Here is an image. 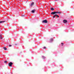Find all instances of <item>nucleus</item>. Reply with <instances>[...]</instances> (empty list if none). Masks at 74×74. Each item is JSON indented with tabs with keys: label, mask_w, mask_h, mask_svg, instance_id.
Masks as SVG:
<instances>
[{
	"label": "nucleus",
	"mask_w": 74,
	"mask_h": 74,
	"mask_svg": "<svg viewBox=\"0 0 74 74\" xmlns=\"http://www.w3.org/2000/svg\"><path fill=\"white\" fill-rule=\"evenodd\" d=\"M57 13H60L59 12H52L51 13V14L52 15H54V14H57Z\"/></svg>",
	"instance_id": "1"
},
{
	"label": "nucleus",
	"mask_w": 74,
	"mask_h": 74,
	"mask_svg": "<svg viewBox=\"0 0 74 74\" xmlns=\"http://www.w3.org/2000/svg\"><path fill=\"white\" fill-rule=\"evenodd\" d=\"M12 64H13V63L12 62H10L8 64V66L9 67H12Z\"/></svg>",
	"instance_id": "2"
},
{
	"label": "nucleus",
	"mask_w": 74,
	"mask_h": 74,
	"mask_svg": "<svg viewBox=\"0 0 74 74\" xmlns=\"http://www.w3.org/2000/svg\"><path fill=\"white\" fill-rule=\"evenodd\" d=\"M47 20L46 19L43 20L42 21V23H47Z\"/></svg>",
	"instance_id": "3"
},
{
	"label": "nucleus",
	"mask_w": 74,
	"mask_h": 74,
	"mask_svg": "<svg viewBox=\"0 0 74 74\" xmlns=\"http://www.w3.org/2000/svg\"><path fill=\"white\" fill-rule=\"evenodd\" d=\"M34 2H33L32 3H31L30 5V7H33V5H34Z\"/></svg>",
	"instance_id": "4"
},
{
	"label": "nucleus",
	"mask_w": 74,
	"mask_h": 74,
	"mask_svg": "<svg viewBox=\"0 0 74 74\" xmlns=\"http://www.w3.org/2000/svg\"><path fill=\"white\" fill-rule=\"evenodd\" d=\"M63 23H67V21L66 20H63Z\"/></svg>",
	"instance_id": "5"
},
{
	"label": "nucleus",
	"mask_w": 74,
	"mask_h": 74,
	"mask_svg": "<svg viewBox=\"0 0 74 74\" xmlns=\"http://www.w3.org/2000/svg\"><path fill=\"white\" fill-rule=\"evenodd\" d=\"M35 11H36V10H35V9H34L32 10L31 12L32 13H34V12H35Z\"/></svg>",
	"instance_id": "6"
},
{
	"label": "nucleus",
	"mask_w": 74,
	"mask_h": 74,
	"mask_svg": "<svg viewBox=\"0 0 74 74\" xmlns=\"http://www.w3.org/2000/svg\"><path fill=\"white\" fill-rule=\"evenodd\" d=\"M50 10H51V11H53L55 10V9L53 8H50Z\"/></svg>",
	"instance_id": "7"
},
{
	"label": "nucleus",
	"mask_w": 74,
	"mask_h": 74,
	"mask_svg": "<svg viewBox=\"0 0 74 74\" xmlns=\"http://www.w3.org/2000/svg\"><path fill=\"white\" fill-rule=\"evenodd\" d=\"M4 22H5V21H0V23H4Z\"/></svg>",
	"instance_id": "8"
},
{
	"label": "nucleus",
	"mask_w": 74,
	"mask_h": 74,
	"mask_svg": "<svg viewBox=\"0 0 74 74\" xmlns=\"http://www.w3.org/2000/svg\"><path fill=\"white\" fill-rule=\"evenodd\" d=\"M3 48L4 50H7V48L5 47H4Z\"/></svg>",
	"instance_id": "9"
},
{
	"label": "nucleus",
	"mask_w": 74,
	"mask_h": 74,
	"mask_svg": "<svg viewBox=\"0 0 74 74\" xmlns=\"http://www.w3.org/2000/svg\"><path fill=\"white\" fill-rule=\"evenodd\" d=\"M2 35L1 34H0V38H1V39H3V38H2Z\"/></svg>",
	"instance_id": "10"
},
{
	"label": "nucleus",
	"mask_w": 74,
	"mask_h": 74,
	"mask_svg": "<svg viewBox=\"0 0 74 74\" xmlns=\"http://www.w3.org/2000/svg\"><path fill=\"white\" fill-rule=\"evenodd\" d=\"M56 16H57V17H58V18H59V16L58 15L56 14L55 15Z\"/></svg>",
	"instance_id": "11"
},
{
	"label": "nucleus",
	"mask_w": 74,
	"mask_h": 74,
	"mask_svg": "<svg viewBox=\"0 0 74 74\" xmlns=\"http://www.w3.org/2000/svg\"><path fill=\"white\" fill-rule=\"evenodd\" d=\"M42 58H43L44 59H45V57L44 56H43L42 57Z\"/></svg>",
	"instance_id": "12"
},
{
	"label": "nucleus",
	"mask_w": 74,
	"mask_h": 74,
	"mask_svg": "<svg viewBox=\"0 0 74 74\" xmlns=\"http://www.w3.org/2000/svg\"><path fill=\"white\" fill-rule=\"evenodd\" d=\"M56 17V15H55V14L54 15V16H53V18H55V17Z\"/></svg>",
	"instance_id": "13"
},
{
	"label": "nucleus",
	"mask_w": 74,
	"mask_h": 74,
	"mask_svg": "<svg viewBox=\"0 0 74 74\" xmlns=\"http://www.w3.org/2000/svg\"><path fill=\"white\" fill-rule=\"evenodd\" d=\"M50 41H51V42H52V41H53V39H50Z\"/></svg>",
	"instance_id": "14"
},
{
	"label": "nucleus",
	"mask_w": 74,
	"mask_h": 74,
	"mask_svg": "<svg viewBox=\"0 0 74 74\" xmlns=\"http://www.w3.org/2000/svg\"><path fill=\"white\" fill-rule=\"evenodd\" d=\"M7 61H4V63H7Z\"/></svg>",
	"instance_id": "15"
},
{
	"label": "nucleus",
	"mask_w": 74,
	"mask_h": 74,
	"mask_svg": "<svg viewBox=\"0 0 74 74\" xmlns=\"http://www.w3.org/2000/svg\"><path fill=\"white\" fill-rule=\"evenodd\" d=\"M60 12L59 13H58V14H61V13H60V11H58V12Z\"/></svg>",
	"instance_id": "16"
},
{
	"label": "nucleus",
	"mask_w": 74,
	"mask_h": 74,
	"mask_svg": "<svg viewBox=\"0 0 74 74\" xmlns=\"http://www.w3.org/2000/svg\"><path fill=\"white\" fill-rule=\"evenodd\" d=\"M61 44L62 45V46H63V45L64 44H63V43H61Z\"/></svg>",
	"instance_id": "17"
},
{
	"label": "nucleus",
	"mask_w": 74,
	"mask_h": 74,
	"mask_svg": "<svg viewBox=\"0 0 74 74\" xmlns=\"http://www.w3.org/2000/svg\"><path fill=\"white\" fill-rule=\"evenodd\" d=\"M9 47H12V45H9Z\"/></svg>",
	"instance_id": "18"
},
{
	"label": "nucleus",
	"mask_w": 74,
	"mask_h": 74,
	"mask_svg": "<svg viewBox=\"0 0 74 74\" xmlns=\"http://www.w3.org/2000/svg\"><path fill=\"white\" fill-rule=\"evenodd\" d=\"M44 49H45V48H46V47H44Z\"/></svg>",
	"instance_id": "19"
},
{
	"label": "nucleus",
	"mask_w": 74,
	"mask_h": 74,
	"mask_svg": "<svg viewBox=\"0 0 74 74\" xmlns=\"http://www.w3.org/2000/svg\"><path fill=\"white\" fill-rule=\"evenodd\" d=\"M56 0V1H57V0Z\"/></svg>",
	"instance_id": "20"
}]
</instances>
